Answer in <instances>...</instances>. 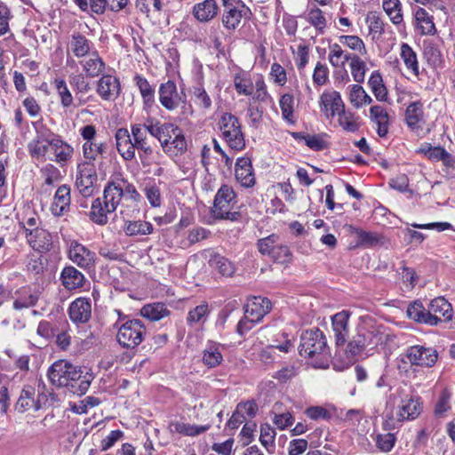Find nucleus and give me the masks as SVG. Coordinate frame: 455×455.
Masks as SVG:
<instances>
[{"label":"nucleus","instance_id":"obj_62","mask_svg":"<svg viewBox=\"0 0 455 455\" xmlns=\"http://www.w3.org/2000/svg\"><path fill=\"white\" fill-rule=\"evenodd\" d=\"M270 257L278 263L287 264L291 259V252L288 246L278 243Z\"/></svg>","mask_w":455,"mask_h":455},{"label":"nucleus","instance_id":"obj_17","mask_svg":"<svg viewBox=\"0 0 455 455\" xmlns=\"http://www.w3.org/2000/svg\"><path fill=\"white\" fill-rule=\"evenodd\" d=\"M407 317L417 323L427 326H437V320L429 314L428 307L426 308L421 300L411 301L406 310Z\"/></svg>","mask_w":455,"mask_h":455},{"label":"nucleus","instance_id":"obj_39","mask_svg":"<svg viewBox=\"0 0 455 455\" xmlns=\"http://www.w3.org/2000/svg\"><path fill=\"white\" fill-rule=\"evenodd\" d=\"M328 60L333 68H344L346 62H349L353 53L345 52L339 44H332L329 46Z\"/></svg>","mask_w":455,"mask_h":455},{"label":"nucleus","instance_id":"obj_36","mask_svg":"<svg viewBox=\"0 0 455 455\" xmlns=\"http://www.w3.org/2000/svg\"><path fill=\"white\" fill-rule=\"evenodd\" d=\"M170 310L167 306L164 303H152L147 304L143 306L140 309V315L150 320V321H159L170 315Z\"/></svg>","mask_w":455,"mask_h":455},{"label":"nucleus","instance_id":"obj_20","mask_svg":"<svg viewBox=\"0 0 455 455\" xmlns=\"http://www.w3.org/2000/svg\"><path fill=\"white\" fill-rule=\"evenodd\" d=\"M235 176L242 187L251 188L255 185V173L249 157H239L236 160Z\"/></svg>","mask_w":455,"mask_h":455},{"label":"nucleus","instance_id":"obj_33","mask_svg":"<svg viewBox=\"0 0 455 455\" xmlns=\"http://www.w3.org/2000/svg\"><path fill=\"white\" fill-rule=\"evenodd\" d=\"M382 8L395 27H404L400 0H382Z\"/></svg>","mask_w":455,"mask_h":455},{"label":"nucleus","instance_id":"obj_30","mask_svg":"<svg viewBox=\"0 0 455 455\" xmlns=\"http://www.w3.org/2000/svg\"><path fill=\"white\" fill-rule=\"evenodd\" d=\"M36 391L33 387H28L22 389L20 395L16 403V410L19 412H24L30 409L38 411L41 408L40 396L37 399L35 398Z\"/></svg>","mask_w":455,"mask_h":455},{"label":"nucleus","instance_id":"obj_57","mask_svg":"<svg viewBox=\"0 0 455 455\" xmlns=\"http://www.w3.org/2000/svg\"><path fill=\"white\" fill-rule=\"evenodd\" d=\"M148 124H135L131 127V136L133 147L137 148L141 145L148 144L147 133Z\"/></svg>","mask_w":455,"mask_h":455},{"label":"nucleus","instance_id":"obj_61","mask_svg":"<svg viewBox=\"0 0 455 455\" xmlns=\"http://www.w3.org/2000/svg\"><path fill=\"white\" fill-rule=\"evenodd\" d=\"M337 116H339V125L345 131L354 132L358 130L359 124L356 122L354 115L349 112H346L345 108H343V112H340Z\"/></svg>","mask_w":455,"mask_h":455},{"label":"nucleus","instance_id":"obj_52","mask_svg":"<svg viewBox=\"0 0 455 455\" xmlns=\"http://www.w3.org/2000/svg\"><path fill=\"white\" fill-rule=\"evenodd\" d=\"M282 116L288 123L293 124L294 119V100L293 96L290 93L282 95L279 100Z\"/></svg>","mask_w":455,"mask_h":455},{"label":"nucleus","instance_id":"obj_9","mask_svg":"<svg viewBox=\"0 0 455 455\" xmlns=\"http://www.w3.org/2000/svg\"><path fill=\"white\" fill-rule=\"evenodd\" d=\"M404 357L411 365L432 367L437 361L438 354L433 347L415 345L406 349Z\"/></svg>","mask_w":455,"mask_h":455},{"label":"nucleus","instance_id":"obj_7","mask_svg":"<svg viewBox=\"0 0 455 455\" xmlns=\"http://www.w3.org/2000/svg\"><path fill=\"white\" fill-rule=\"evenodd\" d=\"M235 198L233 188L228 185H223L218 190L214 204L213 214L218 219L237 220L240 217L238 212H232L231 204Z\"/></svg>","mask_w":455,"mask_h":455},{"label":"nucleus","instance_id":"obj_13","mask_svg":"<svg viewBox=\"0 0 455 455\" xmlns=\"http://www.w3.org/2000/svg\"><path fill=\"white\" fill-rule=\"evenodd\" d=\"M68 316L72 323L84 324L92 317V303L89 298L79 297L73 300L68 307Z\"/></svg>","mask_w":455,"mask_h":455},{"label":"nucleus","instance_id":"obj_43","mask_svg":"<svg viewBox=\"0 0 455 455\" xmlns=\"http://www.w3.org/2000/svg\"><path fill=\"white\" fill-rule=\"evenodd\" d=\"M405 120L411 129H418L423 122L422 104L419 102L411 103L406 109Z\"/></svg>","mask_w":455,"mask_h":455},{"label":"nucleus","instance_id":"obj_44","mask_svg":"<svg viewBox=\"0 0 455 455\" xmlns=\"http://www.w3.org/2000/svg\"><path fill=\"white\" fill-rule=\"evenodd\" d=\"M400 55L406 68L411 70L413 75L419 76V69L417 55L408 44H402Z\"/></svg>","mask_w":455,"mask_h":455},{"label":"nucleus","instance_id":"obj_12","mask_svg":"<svg viewBox=\"0 0 455 455\" xmlns=\"http://www.w3.org/2000/svg\"><path fill=\"white\" fill-rule=\"evenodd\" d=\"M320 109L326 118H332L345 108L339 92L333 90L324 91L320 96Z\"/></svg>","mask_w":455,"mask_h":455},{"label":"nucleus","instance_id":"obj_15","mask_svg":"<svg viewBox=\"0 0 455 455\" xmlns=\"http://www.w3.org/2000/svg\"><path fill=\"white\" fill-rule=\"evenodd\" d=\"M96 84V92L103 100H115L120 94V83L118 78L112 75H100Z\"/></svg>","mask_w":455,"mask_h":455},{"label":"nucleus","instance_id":"obj_11","mask_svg":"<svg viewBox=\"0 0 455 455\" xmlns=\"http://www.w3.org/2000/svg\"><path fill=\"white\" fill-rule=\"evenodd\" d=\"M251 14V10L243 2H237L234 7L224 9L222 24L228 30H235L243 20H249Z\"/></svg>","mask_w":455,"mask_h":455},{"label":"nucleus","instance_id":"obj_32","mask_svg":"<svg viewBox=\"0 0 455 455\" xmlns=\"http://www.w3.org/2000/svg\"><path fill=\"white\" fill-rule=\"evenodd\" d=\"M218 11L219 6L215 0H204L194 6L193 14L197 20L207 22L217 15Z\"/></svg>","mask_w":455,"mask_h":455},{"label":"nucleus","instance_id":"obj_28","mask_svg":"<svg viewBox=\"0 0 455 455\" xmlns=\"http://www.w3.org/2000/svg\"><path fill=\"white\" fill-rule=\"evenodd\" d=\"M223 346L214 341H208L203 350L202 362L207 368H215L223 362Z\"/></svg>","mask_w":455,"mask_h":455},{"label":"nucleus","instance_id":"obj_47","mask_svg":"<svg viewBox=\"0 0 455 455\" xmlns=\"http://www.w3.org/2000/svg\"><path fill=\"white\" fill-rule=\"evenodd\" d=\"M134 81L140 90L144 104L151 106L155 101V89L145 77L140 75L134 76Z\"/></svg>","mask_w":455,"mask_h":455},{"label":"nucleus","instance_id":"obj_14","mask_svg":"<svg viewBox=\"0 0 455 455\" xmlns=\"http://www.w3.org/2000/svg\"><path fill=\"white\" fill-rule=\"evenodd\" d=\"M26 237L28 244L40 252L49 251L52 248V234L42 228H35L32 229L26 228Z\"/></svg>","mask_w":455,"mask_h":455},{"label":"nucleus","instance_id":"obj_2","mask_svg":"<svg viewBox=\"0 0 455 455\" xmlns=\"http://www.w3.org/2000/svg\"><path fill=\"white\" fill-rule=\"evenodd\" d=\"M50 382L58 387H68L78 395H84L89 388L92 374L67 360L54 362L47 371Z\"/></svg>","mask_w":455,"mask_h":455},{"label":"nucleus","instance_id":"obj_60","mask_svg":"<svg viewBox=\"0 0 455 455\" xmlns=\"http://www.w3.org/2000/svg\"><path fill=\"white\" fill-rule=\"evenodd\" d=\"M376 446L383 452L390 451L396 442V437L393 433L379 434L375 438Z\"/></svg>","mask_w":455,"mask_h":455},{"label":"nucleus","instance_id":"obj_1","mask_svg":"<svg viewBox=\"0 0 455 455\" xmlns=\"http://www.w3.org/2000/svg\"><path fill=\"white\" fill-rule=\"evenodd\" d=\"M141 196L133 184L121 180L109 182L105 187L103 197L93 200L89 213L90 220L100 226L108 221V215L112 214L121 206L120 213L125 220L131 218L135 212H139L138 204Z\"/></svg>","mask_w":455,"mask_h":455},{"label":"nucleus","instance_id":"obj_10","mask_svg":"<svg viewBox=\"0 0 455 455\" xmlns=\"http://www.w3.org/2000/svg\"><path fill=\"white\" fill-rule=\"evenodd\" d=\"M68 256L74 264L84 269H90L95 264V252L75 240L69 243Z\"/></svg>","mask_w":455,"mask_h":455},{"label":"nucleus","instance_id":"obj_22","mask_svg":"<svg viewBox=\"0 0 455 455\" xmlns=\"http://www.w3.org/2000/svg\"><path fill=\"white\" fill-rule=\"evenodd\" d=\"M429 314L437 320V325L441 323L450 322L453 316L451 304L444 297H436L428 303Z\"/></svg>","mask_w":455,"mask_h":455},{"label":"nucleus","instance_id":"obj_51","mask_svg":"<svg viewBox=\"0 0 455 455\" xmlns=\"http://www.w3.org/2000/svg\"><path fill=\"white\" fill-rule=\"evenodd\" d=\"M349 68L353 79L361 84L364 81L367 71L366 63L358 55L354 54L349 60Z\"/></svg>","mask_w":455,"mask_h":455},{"label":"nucleus","instance_id":"obj_50","mask_svg":"<svg viewBox=\"0 0 455 455\" xmlns=\"http://www.w3.org/2000/svg\"><path fill=\"white\" fill-rule=\"evenodd\" d=\"M370 34L373 36H381L385 32V23L379 14L376 12H369L365 17Z\"/></svg>","mask_w":455,"mask_h":455},{"label":"nucleus","instance_id":"obj_64","mask_svg":"<svg viewBox=\"0 0 455 455\" xmlns=\"http://www.w3.org/2000/svg\"><path fill=\"white\" fill-rule=\"evenodd\" d=\"M275 437V431L270 425L266 424L261 426L259 441L265 448L268 449L274 446Z\"/></svg>","mask_w":455,"mask_h":455},{"label":"nucleus","instance_id":"obj_42","mask_svg":"<svg viewBox=\"0 0 455 455\" xmlns=\"http://www.w3.org/2000/svg\"><path fill=\"white\" fill-rule=\"evenodd\" d=\"M52 139H36L28 144V150L33 157L48 159L51 155Z\"/></svg>","mask_w":455,"mask_h":455},{"label":"nucleus","instance_id":"obj_23","mask_svg":"<svg viewBox=\"0 0 455 455\" xmlns=\"http://www.w3.org/2000/svg\"><path fill=\"white\" fill-rule=\"evenodd\" d=\"M117 152L125 161H131L135 157V147L131 133L126 128H119L115 134Z\"/></svg>","mask_w":455,"mask_h":455},{"label":"nucleus","instance_id":"obj_38","mask_svg":"<svg viewBox=\"0 0 455 455\" xmlns=\"http://www.w3.org/2000/svg\"><path fill=\"white\" fill-rule=\"evenodd\" d=\"M208 263L223 276H232L235 271V265L218 253H212Z\"/></svg>","mask_w":455,"mask_h":455},{"label":"nucleus","instance_id":"obj_21","mask_svg":"<svg viewBox=\"0 0 455 455\" xmlns=\"http://www.w3.org/2000/svg\"><path fill=\"white\" fill-rule=\"evenodd\" d=\"M271 308V302L264 297H253L245 305L244 314L251 321L259 322Z\"/></svg>","mask_w":455,"mask_h":455},{"label":"nucleus","instance_id":"obj_59","mask_svg":"<svg viewBox=\"0 0 455 455\" xmlns=\"http://www.w3.org/2000/svg\"><path fill=\"white\" fill-rule=\"evenodd\" d=\"M279 243V236L272 234L258 241L259 251L263 255L270 256Z\"/></svg>","mask_w":455,"mask_h":455},{"label":"nucleus","instance_id":"obj_58","mask_svg":"<svg viewBox=\"0 0 455 455\" xmlns=\"http://www.w3.org/2000/svg\"><path fill=\"white\" fill-rule=\"evenodd\" d=\"M340 44L347 46L349 49L359 52L362 55L367 53L363 41L357 36H340L339 37Z\"/></svg>","mask_w":455,"mask_h":455},{"label":"nucleus","instance_id":"obj_35","mask_svg":"<svg viewBox=\"0 0 455 455\" xmlns=\"http://www.w3.org/2000/svg\"><path fill=\"white\" fill-rule=\"evenodd\" d=\"M415 21L421 35H434L436 32L433 17L425 9L419 7L415 12Z\"/></svg>","mask_w":455,"mask_h":455},{"label":"nucleus","instance_id":"obj_8","mask_svg":"<svg viewBox=\"0 0 455 455\" xmlns=\"http://www.w3.org/2000/svg\"><path fill=\"white\" fill-rule=\"evenodd\" d=\"M98 176L96 166L92 162H82L77 164L76 175V187L84 197L94 194Z\"/></svg>","mask_w":455,"mask_h":455},{"label":"nucleus","instance_id":"obj_45","mask_svg":"<svg viewBox=\"0 0 455 455\" xmlns=\"http://www.w3.org/2000/svg\"><path fill=\"white\" fill-rule=\"evenodd\" d=\"M107 145L104 142H97L95 140L90 143L83 144V156L84 162H92L97 159L99 156H102L106 152Z\"/></svg>","mask_w":455,"mask_h":455},{"label":"nucleus","instance_id":"obj_24","mask_svg":"<svg viewBox=\"0 0 455 455\" xmlns=\"http://www.w3.org/2000/svg\"><path fill=\"white\" fill-rule=\"evenodd\" d=\"M79 64L85 76L94 78L102 75L106 69V63L100 56L98 51L79 60Z\"/></svg>","mask_w":455,"mask_h":455},{"label":"nucleus","instance_id":"obj_55","mask_svg":"<svg viewBox=\"0 0 455 455\" xmlns=\"http://www.w3.org/2000/svg\"><path fill=\"white\" fill-rule=\"evenodd\" d=\"M355 234L358 236L360 243L365 246H374L383 243L384 237L376 232H368L360 228H354Z\"/></svg>","mask_w":455,"mask_h":455},{"label":"nucleus","instance_id":"obj_26","mask_svg":"<svg viewBox=\"0 0 455 455\" xmlns=\"http://www.w3.org/2000/svg\"><path fill=\"white\" fill-rule=\"evenodd\" d=\"M350 314L348 311L342 310L331 317L332 331L337 346L345 344L349 334L348 320Z\"/></svg>","mask_w":455,"mask_h":455},{"label":"nucleus","instance_id":"obj_25","mask_svg":"<svg viewBox=\"0 0 455 455\" xmlns=\"http://www.w3.org/2000/svg\"><path fill=\"white\" fill-rule=\"evenodd\" d=\"M180 128L172 124L156 122V124L150 123L148 127V132L150 135L159 140L163 149H166L170 144V139L177 132Z\"/></svg>","mask_w":455,"mask_h":455},{"label":"nucleus","instance_id":"obj_16","mask_svg":"<svg viewBox=\"0 0 455 455\" xmlns=\"http://www.w3.org/2000/svg\"><path fill=\"white\" fill-rule=\"evenodd\" d=\"M95 52H97V50L93 44L85 36L79 32H76L71 36L68 44V53H71L76 59L81 60Z\"/></svg>","mask_w":455,"mask_h":455},{"label":"nucleus","instance_id":"obj_27","mask_svg":"<svg viewBox=\"0 0 455 455\" xmlns=\"http://www.w3.org/2000/svg\"><path fill=\"white\" fill-rule=\"evenodd\" d=\"M71 202L70 188L62 185L55 192L53 202L51 205V212L54 216L60 217L68 212Z\"/></svg>","mask_w":455,"mask_h":455},{"label":"nucleus","instance_id":"obj_5","mask_svg":"<svg viewBox=\"0 0 455 455\" xmlns=\"http://www.w3.org/2000/svg\"><path fill=\"white\" fill-rule=\"evenodd\" d=\"M219 125L222 139L231 149L241 151L245 148L244 135L236 116L225 113L221 116Z\"/></svg>","mask_w":455,"mask_h":455},{"label":"nucleus","instance_id":"obj_48","mask_svg":"<svg viewBox=\"0 0 455 455\" xmlns=\"http://www.w3.org/2000/svg\"><path fill=\"white\" fill-rule=\"evenodd\" d=\"M18 294L19 297L13 301V307L18 310L35 306L38 299L37 295L32 293L28 288H22Z\"/></svg>","mask_w":455,"mask_h":455},{"label":"nucleus","instance_id":"obj_54","mask_svg":"<svg viewBox=\"0 0 455 455\" xmlns=\"http://www.w3.org/2000/svg\"><path fill=\"white\" fill-rule=\"evenodd\" d=\"M209 306L206 302H203L191 309L187 317L188 323L189 325L205 322L209 314Z\"/></svg>","mask_w":455,"mask_h":455},{"label":"nucleus","instance_id":"obj_53","mask_svg":"<svg viewBox=\"0 0 455 455\" xmlns=\"http://www.w3.org/2000/svg\"><path fill=\"white\" fill-rule=\"evenodd\" d=\"M172 139H173L172 141L170 142L168 148L164 149V151L174 156L183 154L187 150V140L181 131L179 129Z\"/></svg>","mask_w":455,"mask_h":455},{"label":"nucleus","instance_id":"obj_4","mask_svg":"<svg viewBox=\"0 0 455 455\" xmlns=\"http://www.w3.org/2000/svg\"><path fill=\"white\" fill-rule=\"evenodd\" d=\"M422 407L417 396H406L401 401L395 416L391 412L383 421V428L387 431L398 429L405 420H413L421 412Z\"/></svg>","mask_w":455,"mask_h":455},{"label":"nucleus","instance_id":"obj_40","mask_svg":"<svg viewBox=\"0 0 455 455\" xmlns=\"http://www.w3.org/2000/svg\"><path fill=\"white\" fill-rule=\"evenodd\" d=\"M123 229L126 235L133 236L149 235L154 228L152 224L148 221L125 220Z\"/></svg>","mask_w":455,"mask_h":455},{"label":"nucleus","instance_id":"obj_18","mask_svg":"<svg viewBox=\"0 0 455 455\" xmlns=\"http://www.w3.org/2000/svg\"><path fill=\"white\" fill-rule=\"evenodd\" d=\"M74 156V148L59 137L52 139L51 155L48 160L56 162L60 165H66Z\"/></svg>","mask_w":455,"mask_h":455},{"label":"nucleus","instance_id":"obj_41","mask_svg":"<svg viewBox=\"0 0 455 455\" xmlns=\"http://www.w3.org/2000/svg\"><path fill=\"white\" fill-rule=\"evenodd\" d=\"M368 84L378 100L386 101L387 100V90L379 71L371 72Z\"/></svg>","mask_w":455,"mask_h":455},{"label":"nucleus","instance_id":"obj_3","mask_svg":"<svg viewBox=\"0 0 455 455\" xmlns=\"http://www.w3.org/2000/svg\"><path fill=\"white\" fill-rule=\"evenodd\" d=\"M299 354L308 358L319 356L320 362L315 363V367L326 368L329 353L323 331L319 329L306 331L301 335Z\"/></svg>","mask_w":455,"mask_h":455},{"label":"nucleus","instance_id":"obj_6","mask_svg":"<svg viewBox=\"0 0 455 455\" xmlns=\"http://www.w3.org/2000/svg\"><path fill=\"white\" fill-rule=\"evenodd\" d=\"M146 327L139 319H127L119 327L116 333V340L126 348H134L144 339Z\"/></svg>","mask_w":455,"mask_h":455},{"label":"nucleus","instance_id":"obj_34","mask_svg":"<svg viewBox=\"0 0 455 455\" xmlns=\"http://www.w3.org/2000/svg\"><path fill=\"white\" fill-rule=\"evenodd\" d=\"M371 120L377 125V133L379 137H385L388 132L389 116L386 109L380 106H373L370 108Z\"/></svg>","mask_w":455,"mask_h":455},{"label":"nucleus","instance_id":"obj_31","mask_svg":"<svg viewBox=\"0 0 455 455\" xmlns=\"http://www.w3.org/2000/svg\"><path fill=\"white\" fill-rule=\"evenodd\" d=\"M60 280L63 286L68 290H76L84 285V275L72 266L65 267L60 274Z\"/></svg>","mask_w":455,"mask_h":455},{"label":"nucleus","instance_id":"obj_56","mask_svg":"<svg viewBox=\"0 0 455 455\" xmlns=\"http://www.w3.org/2000/svg\"><path fill=\"white\" fill-rule=\"evenodd\" d=\"M307 21L320 33L323 34L327 25L323 12L319 8H312L307 14Z\"/></svg>","mask_w":455,"mask_h":455},{"label":"nucleus","instance_id":"obj_37","mask_svg":"<svg viewBox=\"0 0 455 455\" xmlns=\"http://www.w3.org/2000/svg\"><path fill=\"white\" fill-rule=\"evenodd\" d=\"M234 87L239 95L251 96L253 94L254 84L250 74L244 71L236 73L234 76Z\"/></svg>","mask_w":455,"mask_h":455},{"label":"nucleus","instance_id":"obj_46","mask_svg":"<svg viewBox=\"0 0 455 455\" xmlns=\"http://www.w3.org/2000/svg\"><path fill=\"white\" fill-rule=\"evenodd\" d=\"M349 100L355 108H359L369 105L371 102V98L360 84H353L350 86Z\"/></svg>","mask_w":455,"mask_h":455},{"label":"nucleus","instance_id":"obj_49","mask_svg":"<svg viewBox=\"0 0 455 455\" xmlns=\"http://www.w3.org/2000/svg\"><path fill=\"white\" fill-rule=\"evenodd\" d=\"M53 86L60 97L61 106L63 108L71 107L74 102V98L66 81L62 78H56L53 81Z\"/></svg>","mask_w":455,"mask_h":455},{"label":"nucleus","instance_id":"obj_63","mask_svg":"<svg viewBox=\"0 0 455 455\" xmlns=\"http://www.w3.org/2000/svg\"><path fill=\"white\" fill-rule=\"evenodd\" d=\"M269 76L279 86H283L287 82L286 70L277 62L271 65Z\"/></svg>","mask_w":455,"mask_h":455},{"label":"nucleus","instance_id":"obj_19","mask_svg":"<svg viewBox=\"0 0 455 455\" xmlns=\"http://www.w3.org/2000/svg\"><path fill=\"white\" fill-rule=\"evenodd\" d=\"M159 101L161 105L167 110H174L182 101L175 83L168 80L166 83L161 84L159 87Z\"/></svg>","mask_w":455,"mask_h":455},{"label":"nucleus","instance_id":"obj_29","mask_svg":"<svg viewBox=\"0 0 455 455\" xmlns=\"http://www.w3.org/2000/svg\"><path fill=\"white\" fill-rule=\"evenodd\" d=\"M210 425H191L183 421H171L168 430L172 434H180L185 436H196L210 429Z\"/></svg>","mask_w":455,"mask_h":455}]
</instances>
